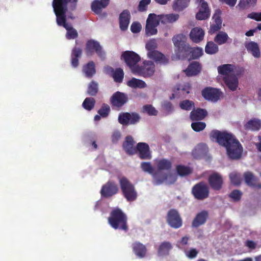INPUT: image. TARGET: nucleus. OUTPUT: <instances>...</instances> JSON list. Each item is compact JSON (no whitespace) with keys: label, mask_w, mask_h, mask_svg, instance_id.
Masks as SVG:
<instances>
[{"label":"nucleus","mask_w":261,"mask_h":261,"mask_svg":"<svg viewBox=\"0 0 261 261\" xmlns=\"http://www.w3.org/2000/svg\"><path fill=\"white\" fill-rule=\"evenodd\" d=\"M176 170L178 174L181 176L189 175L192 172L190 167L184 165H177Z\"/></svg>","instance_id":"49"},{"label":"nucleus","mask_w":261,"mask_h":261,"mask_svg":"<svg viewBox=\"0 0 261 261\" xmlns=\"http://www.w3.org/2000/svg\"><path fill=\"white\" fill-rule=\"evenodd\" d=\"M204 36V32L199 27L193 28L190 33V38L191 40L196 43H198L203 39Z\"/></svg>","instance_id":"25"},{"label":"nucleus","mask_w":261,"mask_h":261,"mask_svg":"<svg viewBox=\"0 0 261 261\" xmlns=\"http://www.w3.org/2000/svg\"><path fill=\"white\" fill-rule=\"evenodd\" d=\"M121 133L119 131L114 132L112 136V141L113 143H117L121 138Z\"/></svg>","instance_id":"63"},{"label":"nucleus","mask_w":261,"mask_h":261,"mask_svg":"<svg viewBox=\"0 0 261 261\" xmlns=\"http://www.w3.org/2000/svg\"><path fill=\"white\" fill-rule=\"evenodd\" d=\"M137 151L139 152V156L142 160H150L151 154L149 145L144 142H140L137 145Z\"/></svg>","instance_id":"20"},{"label":"nucleus","mask_w":261,"mask_h":261,"mask_svg":"<svg viewBox=\"0 0 261 261\" xmlns=\"http://www.w3.org/2000/svg\"><path fill=\"white\" fill-rule=\"evenodd\" d=\"M155 71V65L152 61H145L141 66L139 65L133 73L135 75L149 77L153 75Z\"/></svg>","instance_id":"5"},{"label":"nucleus","mask_w":261,"mask_h":261,"mask_svg":"<svg viewBox=\"0 0 261 261\" xmlns=\"http://www.w3.org/2000/svg\"><path fill=\"white\" fill-rule=\"evenodd\" d=\"M119 182L123 197L127 201H135L138 194L134 185L125 177L120 178Z\"/></svg>","instance_id":"4"},{"label":"nucleus","mask_w":261,"mask_h":261,"mask_svg":"<svg viewBox=\"0 0 261 261\" xmlns=\"http://www.w3.org/2000/svg\"><path fill=\"white\" fill-rule=\"evenodd\" d=\"M82 50L79 47H74L71 51V63L72 66L76 68L79 64V58L82 56Z\"/></svg>","instance_id":"32"},{"label":"nucleus","mask_w":261,"mask_h":261,"mask_svg":"<svg viewBox=\"0 0 261 261\" xmlns=\"http://www.w3.org/2000/svg\"><path fill=\"white\" fill-rule=\"evenodd\" d=\"M78 0H53L52 7L56 16V22L59 26L64 27L67 30L66 38L68 39H75L77 37V31L66 22V12L69 8L74 11L77 7Z\"/></svg>","instance_id":"2"},{"label":"nucleus","mask_w":261,"mask_h":261,"mask_svg":"<svg viewBox=\"0 0 261 261\" xmlns=\"http://www.w3.org/2000/svg\"><path fill=\"white\" fill-rule=\"evenodd\" d=\"M229 178L232 184L234 185H239L241 184V178L239 174L236 173H231L229 175Z\"/></svg>","instance_id":"55"},{"label":"nucleus","mask_w":261,"mask_h":261,"mask_svg":"<svg viewBox=\"0 0 261 261\" xmlns=\"http://www.w3.org/2000/svg\"><path fill=\"white\" fill-rule=\"evenodd\" d=\"M147 56L149 59H152L156 62H159L162 63H166L168 62V60L165 56L158 50L148 52Z\"/></svg>","instance_id":"33"},{"label":"nucleus","mask_w":261,"mask_h":261,"mask_svg":"<svg viewBox=\"0 0 261 261\" xmlns=\"http://www.w3.org/2000/svg\"><path fill=\"white\" fill-rule=\"evenodd\" d=\"M218 71L220 74L226 76H231L229 75L233 71V66L231 64H224L218 67Z\"/></svg>","instance_id":"41"},{"label":"nucleus","mask_w":261,"mask_h":261,"mask_svg":"<svg viewBox=\"0 0 261 261\" xmlns=\"http://www.w3.org/2000/svg\"><path fill=\"white\" fill-rule=\"evenodd\" d=\"M229 37L226 33L221 31L215 36L214 41L219 45L225 44L227 41Z\"/></svg>","instance_id":"43"},{"label":"nucleus","mask_w":261,"mask_h":261,"mask_svg":"<svg viewBox=\"0 0 261 261\" xmlns=\"http://www.w3.org/2000/svg\"><path fill=\"white\" fill-rule=\"evenodd\" d=\"M261 127V121L258 119H251L245 125L246 129L251 130H258Z\"/></svg>","instance_id":"39"},{"label":"nucleus","mask_w":261,"mask_h":261,"mask_svg":"<svg viewBox=\"0 0 261 261\" xmlns=\"http://www.w3.org/2000/svg\"><path fill=\"white\" fill-rule=\"evenodd\" d=\"M146 48L148 50V52L153 51L156 48V45L154 41H150L148 42L146 44Z\"/></svg>","instance_id":"62"},{"label":"nucleus","mask_w":261,"mask_h":261,"mask_svg":"<svg viewBox=\"0 0 261 261\" xmlns=\"http://www.w3.org/2000/svg\"><path fill=\"white\" fill-rule=\"evenodd\" d=\"M127 95L125 93L117 91L110 98V102L112 107L120 108L128 101Z\"/></svg>","instance_id":"14"},{"label":"nucleus","mask_w":261,"mask_h":261,"mask_svg":"<svg viewBox=\"0 0 261 261\" xmlns=\"http://www.w3.org/2000/svg\"><path fill=\"white\" fill-rule=\"evenodd\" d=\"M162 106L163 109L168 113L172 112L173 110L172 104L168 101H164Z\"/></svg>","instance_id":"60"},{"label":"nucleus","mask_w":261,"mask_h":261,"mask_svg":"<svg viewBox=\"0 0 261 261\" xmlns=\"http://www.w3.org/2000/svg\"><path fill=\"white\" fill-rule=\"evenodd\" d=\"M112 76L115 82L120 83L122 82L124 77L123 70L120 68H117Z\"/></svg>","instance_id":"48"},{"label":"nucleus","mask_w":261,"mask_h":261,"mask_svg":"<svg viewBox=\"0 0 261 261\" xmlns=\"http://www.w3.org/2000/svg\"><path fill=\"white\" fill-rule=\"evenodd\" d=\"M221 13L222 12L220 9L215 10L212 17L214 23L211 24L210 25L208 31L210 34H213L221 29L222 23V20L221 17Z\"/></svg>","instance_id":"17"},{"label":"nucleus","mask_w":261,"mask_h":261,"mask_svg":"<svg viewBox=\"0 0 261 261\" xmlns=\"http://www.w3.org/2000/svg\"><path fill=\"white\" fill-rule=\"evenodd\" d=\"M122 57L134 73L139 66L137 64L141 60L140 57L134 51L127 50L123 53Z\"/></svg>","instance_id":"8"},{"label":"nucleus","mask_w":261,"mask_h":261,"mask_svg":"<svg viewBox=\"0 0 261 261\" xmlns=\"http://www.w3.org/2000/svg\"><path fill=\"white\" fill-rule=\"evenodd\" d=\"M151 0H141L138 6V10L143 12L147 10V6L150 3Z\"/></svg>","instance_id":"57"},{"label":"nucleus","mask_w":261,"mask_h":261,"mask_svg":"<svg viewBox=\"0 0 261 261\" xmlns=\"http://www.w3.org/2000/svg\"><path fill=\"white\" fill-rule=\"evenodd\" d=\"M219 50L217 44L213 41H208L207 42L205 47V51L209 55H213L217 53Z\"/></svg>","instance_id":"45"},{"label":"nucleus","mask_w":261,"mask_h":261,"mask_svg":"<svg viewBox=\"0 0 261 261\" xmlns=\"http://www.w3.org/2000/svg\"><path fill=\"white\" fill-rule=\"evenodd\" d=\"M95 104V100L93 97H87L84 100L82 106L83 108L88 110L90 111L93 109Z\"/></svg>","instance_id":"47"},{"label":"nucleus","mask_w":261,"mask_h":261,"mask_svg":"<svg viewBox=\"0 0 261 261\" xmlns=\"http://www.w3.org/2000/svg\"><path fill=\"white\" fill-rule=\"evenodd\" d=\"M211 140L215 141L220 145L225 147L228 156L232 160L241 158L243 147L239 140L231 133L226 131L212 130L210 134Z\"/></svg>","instance_id":"1"},{"label":"nucleus","mask_w":261,"mask_h":261,"mask_svg":"<svg viewBox=\"0 0 261 261\" xmlns=\"http://www.w3.org/2000/svg\"><path fill=\"white\" fill-rule=\"evenodd\" d=\"M127 85L132 88H144L147 86L146 83L143 80L133 77L127 82Z\"/></svg>","instance_id":"36"},{"label":"nucleus","mask_w":261,"mask_h":261,"mask_svg":"<svg viewBox=\"0 0 261 261\" xmlns=\"http://www.w3.org/2000/svg\"><path fill=\"white\" fill-rule=\"evenodd\" d=\"M110 0H94L91 5L92 11L96 14H100L102 10L110 4Z\"/></svg>","instance_id":"22"},{"label":"nucleus","mask_w":261,"mask_h":261,"mask_svg":"<svg viewBox=\"0 0 261 261\" xmlns=\"http://www.w3.org/2000/svg\"><path fill=\"white\" fill-rule=\"evenodd\" d=\"M223 81L226 86L231 91H235L238 87V79L235 75L226 76Z\"/></svg>","instance_id":"31"},{"label":"nucleus","mask_w":261,"mask_h":261,"mask_svg":"<svg viewBox=\"0 0 261 261\" xmlns=\"http://www.w3.org/2000/svg\"><path fill=\"white\" fill-rule=\"evenodd\" d=\"M166 220L170 227L174 228H178L182 224V219L178 211L175 209H171L168 211Z\"/></svg>","instance_id":"13"},{"label":"nucleus","mask_w":261,"mask_h":261,"mask_svg":"<svg viewBox=\"0 0 261 261\" xmlns=\"http://www.w3.org/2000/svg\"><path fill=\"white\" fill-rule=\"evenodd\" d=\"M208 216V212L206 210H203L198 213L192 222V227L193 228H198L204 225L206 223Z\"/></svg>","instance_id":"18"},{"label":"nucleus","mask_w":261,"mask_h":261,"mask_svg":"<svg viewBox=\"0 0 261 261\" xmlns=\"http://www.w3.org/2000/svg\"><path fill=\"white\" fill-rule=\"evenodd\" d=\"M130 18V14L128 10H123L119 15V27L122 31H125L127 29L129 20Z\"/></svg>","instance_id":"24"},{"label":"nucleus","mask_w":261,"mask_h":261,"mask_svg":"<svg viewBox=\"0 0 261 261\" xmlns=\"http://www.w3.org/2000/svg\"><path fill=\"white\" fill-rule=\"evenodd\" d=\"M159 19L162 23H173L177 21L179 17L178 14L171 13L166 15H159Z\"/></svg>","instance_id":"35"},{"label":"nucleus","mask_w":261,"mask_h":261,"mask_svg":"<svg viewBox=\"0 0 261 261\" xmlns=\"http://www.w3.org/2000/svg\"><path fill=\"white\" fill-rule=\"evenodd\" d=\"M118 120L119 123L123 125H134L140 121V116L135 112H123L119 114Z\"/></svg>","instance_id":"9"},{"label":"nucleus","mask_w":261,"mask_h":261,"mask_svg":"<svg viewBox=\"0 0 261 261\" xmlns=\"http://www.w3.org/2000/svg\"><path fill=\"white\" fill-rule=\"evenodd\" d=\"M160 19L155 14H149L146 20L145 32L147 36H152L157 34L156 27L159 25Z\"/></svg>","instance_id":"10"},{"label":"nucleus","mask_w":261,"mask_h":261,"mask_svg":"<svg viewBox=\"0 0 261 261\" xmlns=\"http://www.w3.org/2000/svg\"><path fill=\"white\" fill-rule=\"evenodd\" d=\"M242 195V194L240 191L234 190L229 194V196L234 201H237L241 199Z\"/></svg>","instance_id":"56"},{"label":"nucleus","mask_w":261,"mask_h":261,"mask_svg":"<svg viewBox=\"0 0 261 261\" xmlns=\"http://www.w3.org/2000/svg\"><path fill=\"white\" fill-rule=\"evenodd\" d=\"M256 2L257 0H240L237 7L241 10L247 9L256 5Z\"/></svg>","instance_id":"42"},{"label":"nucleus","mask_w":261,"mask_h":261,"mask_svg":"<svg viewBox=\"0 0 261 261\" xmlns=\"http://www.w3.org/2000/svg\"><path fill=\"white\" fill-rule=\"evenodd\" d=\"M247 17L257 21H261V12H252L248 14Z\"/></svg>","instance_id":"61"},{"label":"nucleus","mask_w":261,"mask_h":261,"mask_svg":"<svg viewBox=\"0 0 261 261\" xmlns=\"http://www.w3.org/2000/svg\"><path fill=\"white\" fill-rule=\"evenodd\" d=\"M207 115V112L205 109L197 108L193 110L190 115V118L192 121H200L203 120Z\"/></svg>","instance_id":"27"},{"label":"nucleus","mask_w":261,"mask_h":261,"mask_svg":"<svg viewBox=\"0 0 261 261\" xmlns=\"http://www.w3.org/2000/svg\"><path fill=\"white\" fill-rule=\"evenodd\" d=\"M201 94L205 99L215 102L220 99L223 93L219 89L207 87L202 90Z\"/></svg>","instance_id":"12"},{"label":"nucleus","mask_w":261,"mask_h":261,"mask_svg":"<svg viewBox=\"0 0 261 261\" xmlns=\"http://www.w3.org/2000/svg\"><path fill=\"white\" fill-rule=\"evenodd\" d=\"M184 39V36L182 34H178L174 36L172 38V41L175 47L179 46L182 44V43H186L183 41Z\"/></svg>","instance_id":"54"},{"label":"nucleus","mask_w":261,"mask_h":261,"mask_svg":"<svg viewBox=\"0 0 261 261\" xmlns=\"http://www.w3.org/2000/svg\"><path fill=\"white\" fill-rule=\"evenodd\" d=\"M192 193L196 199L203 200L209 196V188L205 182L201 181L193 187Z\"/></svg>","instance_id":"7"},{"label":"nucleus","mask_w":261,"mask_h":261,"mask_svg":"<svg viewBox=\"0 0 261 261\" xmlns=\"http://www.w3.org/2000/svg\"><path fill=\"white\" fill-rule=\"evenodd\" d=\"M206 127V123L204 122L197 121L192 122L191 124L192 128L196 132L203 130Z\"/></svg>","instance_id":"50"},{"label":"nucleus","mask_w":261,"mask_h":261,"mask_svg":"<svg viewBox=\"0 0 261 261\" xmlns=\"http://www.w3.org/2000/svg\"><path fill=\"white\" fill-rule=\"evenodd\" d=\"M191 46L189 44L185 43L176 47L175 50L176 56L179 59H185L189 56Z\"/></svg>","instance_id":"26"},{"label":"nucleus","mask_w":261,"mask_h":261,"mask_svg":"<svg viewBox=\"0 0 261 261\" xmlns=\"http://www.w3.org/2000/svg\"><path fill=\"white\" fill-rule=\"evenodd\" d=\"M83 71L86 77L89 78L92 77L96 72L94 62L90 61L86 65H84Z\"/></svg>","instance_id":"37"},{"label":"nucleus","mask_w":261,"mask_h":261,"mask_svg":"<svg viewBox=\"0 0 261 261\" xmlns=\"http://www.w3.org/2000/svg\"><path fill=\"white\" fill-rule=\"evenodd\" d=\"M245 183L249 187L257 189H261V183L258 182V178L250 171L246 172L243 175Z\"/></svg>","instance_id":"19"},{"label":"nucleus","mask_w":261,"mask_h":261,"mask_svg":"<svg viewBox=\"0 0 261 261\" xmlns=\"http://www.w3.org/2000/svg\"><path fill=\"white\" fill-rule=\"evenodd\" d=\"M135 141L132 136H126L122 147L125 152L129 155L135 154L137 152V147H135Z\"/></svg>","instance_id":"23"},{"label":"nucleus","mask_w":261,"mask_h":261,"mask_svg":"<svg viewBox=\"0 0 261 261\" xmlns=\"http://www.w3.org/2000/svg\"><path fill=\"white\" fill-rule=\"evenodd\" d=\"M171 243L168 241L162 242L159 246L158 253L159 256H166L169 255V251L172 249Z\"/></svg>","instance_id":"34"},{"label":"nucleus","mask_w":261,"mask_h":261,"mask_svg":"<svg viewBox=\"0 0 261 261\" xmlns=\"http://www.w3.org/2000/svg\"><path fill=\"white\" fill-rule=\"evenodd\" d=\"M132 248L135 254L139 258H143L145 256L147 249L143 244L136 242L132 244Z\"/></svg>","instance_id":"30"},{"label":"nucleus","mask_w":261,"mask_h":261,"mask_svg":"<svg viewBox=\"0 0 261 261\" xmlns=\"http://www.w3.org/2000/svg\"><path fill=\"white\" fill-rule=\"evenodd\" d=\"M85 52L87 56H92L95 52L102 60L106 58V53L102 50L99 43L94 40H89L87 42Z\"/></svg>","instance_id":"6"},{"label":"nucleus","mask_w":261,"mask_h":261,"mask_svg":"<svg viewBox=\"0 0 261 261\" xmlns=\"http://www.w3.org/2000/svg\"><path fill=\"white\" fill-rule=\"evenodd\" d=\"M186 255L189 258H195L198 254V251L195 248H191L185 251Z\"/></svg>","instance_id":"58"},{"label":"nucleus","mask_w":261,"mask_h":261,"mask_svg":"<svg viewBox=\"0 0 261 261\" xmlns=\"http://www.w3.org/2000/svg\"><path fill=\"white\" fill-rule=\"evenodd\" d=\"M118 191V185L113 181H108L102 186L100 193L102 197L109 198L117 194Z\"/></svg>","instance_id":"11"},{"label":"nucleus","mask_w":261,"mask_h":261,"mask_svg":"<svg viewBox=\"0 0 261 261\" xmlns=\"http://www.w3.org/2000/svg\"><path fill=\"white\" fill-rule=\"evenodd\" d=\"M110 225L115 229H119L127 231L128 226L127 225V217L122 211L116 208L113 210L108 218Z\"/></svg>","instance_id":"3"},{"label":"nucleus","mask_w":261,"mask_h":261,"mask_svg":"<svg viewBox=\"0 0 261 261\" xmlns=\"http://www.w3.org/2000/svg\"><path fill=\"white\" fill-rule=\"evenodd\" d=\"M201 69V67L199 63L195 61L192 62L187 68L184 70V72L187 76H191L196 75L200 73Z\"/></svg>","instance_id":"28"},{"label":"nucleus","mask_w":261,"mask_h":261,"mask_svg":"<svg viewBox=\"0 0 261 261\" xmlns=\"http://www.w3.org/2000/svg\"><path fill=\"white\" fill-rule=\"evenodd\" d=\"M110 112L109 106L106 103H103L101 108L98 111V113L103 118L107 117Z\"/></svg>","instance_id":"51"},{"label":"nucleus","mask_w":261,"mask_h":261,"mask_svg":"<svg viewBox=\"0 0 261 261\" xmlns=\"http://www.w3.org/2000/svg\"><path fill=\"white\" fill-rule=\"evenodd\" d=\"M189 240V237L188 236H185L181 238L178 243L179 245L184 246L188 244Z\"/></svg>","instance_id":"64"},{"label":"nucleus","mask_w":261,"mask_h":261,"mask_svg":"<svg viewBox=\"0 0 261 261\" xmlns=\"http://www.w3.org/2000/svg\"><path fill=\"white\" fill-rule=\"evenodd\" d=\"M208 182L210 187L215 191L220 190L223 185L222 176L218 173L211 174L208 178Z\"/></svg>","instance_id":"15"},{"label":"nucleus","mask_w":261,"mask_h":261,"mask_svg":"<svg viewBox=\"0 0 261 261\" xmlns=\"http://www.w3.org/2000/svg\"><path fill=\"white\" fill-rule=\"evenodd\" d=\"M158 170H170L172 167L171 162L165 159H162L158 161L156 163Z\"/></svg>","instance_id":"38"},{"label":"nucleus","mask_w":261,"mask_h":261,"mask_svg":"<svg viewBox=\"0 0 261 261\" xmlns=\"http://www.w3.org/2000/svg\"><path fill=\"white\" fill-rule=\"evenodd\" d=\"M142 27L138 22H134L130 26V30L134 33H137L140 32Z\"/></svg>","instance_id":"59"},{"label":"nucleus","mask_w":261,"mask_h":261,"mask_svg":"<svg viewBox=\"0 0 261 261\" xmlns=\"http://www.w3.org/2000/svg\"><path fill=\"white\" fill-rule=\"evenodd\" d=\"M191 0H173L172 8L176 12H180L188 7Z\"/></svg>","instance_id":"29"},{"label":"nucleus","mask_w":261,"mask_h":261,"mask_svg":"<svg viewBox=\"0 0 261 261\" xmlns=\"http://www.w3.org/2000/svg\"><path fill=\"white\" fill-rule=\"evenodd\" d=\"M143 110L144 112L147 113L150 116H156L158 114V111L150 105L144 106Z\"/></svg>","instance_id":"53"},{"label":"nucleus","mask_w":261,"mask_h":261,"mask_svg":"<svg viewBox=\"0 0 261 261\" xmlns=\"http://www.w3.org/2000/svg\"><path fill=\"white\" fill-rule=\"evenodd\" d=\"M246 47L248 51L251 53L254 57H259L260 50L258 45L256 43L254 42H250L246 45Z\"/></svg>","instance_id":"40"},{"label":"nucleus","mask_w":261,"mask_h":261,"mask_svg":"<svg viewBox=\"0 0 261 261\" xmlns=\"http://www.w3.org/2000/svg\"><path fill=\"white\" fill-rule=\"evenodd\" d=\"M140 167L143 171L147 172L150 174H153V177L156 180L157 184H161L167 178V177L165 175L160 179L158 178L157 174L156 173H153L154 168L150 162H142L141 163Z\"/></svg>","instance_id":"21"},{"label":"nucleus","mask_w":261,"mask_h":261,"mask_svg":"<svg viewBox=\"0 0 261 261\" xmlns=\"http://www.w3.org/2000/svg\"><path fill=\"white\" fill-rule=\"evenodd\" d=\"M98 91V83L94 81H91L88 86L87 89V94L89 95L93 96H95Z\"/></svg>","instance_id":"46"},{"label":"nucleus","mask_w":261,"mask_h":261,"mask_svg":"<svg viewBox=\"0 0 261 261\" xmlns=\"http://www.w3.org/2000/svg\"><path fill=\"white\" fill-rule=\"evenodd\" d=\"M197 2L200 4L199 11L196 14V18L197 20H205L210 16V10L207 2L204 0H196Z\"/></svg>","instance_id":"16"},{"label":"nucleus","mask_w":261,"mask_h":261,"mask_svg":"<svg viewBox=\"0 0 261 261\" xmlns=\"http://www.w3.org/2000/svg\"><path fill=\"white\" fill-rule=\"evenodd\" d=\"M203 55V50L199 47H191L189 53V59L194 60L200 57Z\"/></svg>","instance_id":"44"},{"label":"nucleus","mask_w":261,"mask_h":261,"mask_svg":"<svg viewBox=\"0 0 261 261\" xmlns=\"http://www.w3.org/2000/svg\"><path fill=\"white\" fill-rule=\"evenodd\" d=\"M179 106L182 110L189 111L194 107V103L192 101L189 100H185L180 102Z\"/></svg>","instance_id":"52"}]
</instances>
